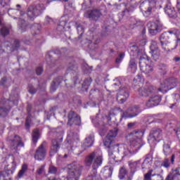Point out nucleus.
Instances as JSON below:
<instances>
[{
	"mask_svg": "<svg viewBox=\"0 0 180 180\" xmlns=\"http://www.w3.org/2000/svg\"><path fill=\"white\" fill-rule=\"evenodd\" d=\"M149 136L150 138L153 139V140H155L156 139H160V137L162 136V130L159 128H155L151 130Z\"/></svg>",
	"mask_w": 180,
	"mask_h": 180,
	"instance_id": "23",
	"label": "nucleus"
},
{
	"mask_svg": "<svg viewBox=\"0 0 180 180\" xmlns=\"http://www.w3.org/2000/svg\"><path fill=\"white\" fill-rule=\"evenodd\" d=\"M174 162H175V155H172L171 158V162L172 164H174Z\"/></svg>",
	"mask_w": 180,
	"mask_h": 180,
	"instance_id": "51",
	"label": "nucleus"
},
{
	"mask_svg": "<svg viewBox=\"0 0 180 180\" xmlns=\"http://www.w3.org/2000/svg\"><path fill=\"white\" fill-rule=\"evenodd\" d=\"M123 58H124V53L120 54L119 57L116 58L115 63H117V64H120L123 60Z\"/></svg>",
	"mask_w": 180,
	"mask_h": 180,
	"instance_id": "39",
	"label": "nucleus"
},
{
	"mask_svg": "<svg viewBox=\"0 0 180 180\" xmlns=\"http://www.w3.org/2000/svg\"><path fill=\"white\" fill-rule=\"evenodd\" d=\"M28 91H29L30 94H34L36 92V90L32 86H29Z\"/></svg>",
	"mask_w": 180,
	"mask_h": 180,
	"instance_id": "48",
	"label": "nucleus"
},
{
	"mask_svg": "<svg viewBox=\"0 0 180 180\" xmlns=\"http://www.w3.org/2000/svg\"><path fill=\"white\" fill-rule=\"evenodd\" d=\"M143 136H144V132L142 131H134L127 136L129 146L132 148V150H130L129 146H127L129 151H132L133 154H136V151L140 150V148L143 146V141H141Z\"/></svg>",
	"mask_w": 180,
	"mask_h": 180,
	"instance_id": "2",
	"label": "nucleus"
},
{
	"mask_svg": "<svg viewBox=\"0 0 180 180\" xmlns=\"http://www.w3.org/2000/svg\"><path fill=\"white\" fill-rule=\"evenodd\" d=\"M129 68H134V70H136L137 68V66H136V60L134 59H131L129 61Z\"/></svg>",
	"mask_w": 180,
	"mask_h": 180,
	"instance_id": "42",
	"label": "nucleus"
},
{
	"mask_svg": "<svg viewBox=\"0 0 180 180\" xmlns=\"http://www.w3.org/2000/svg\"><path fill=\"white\" fill-rule=\"evenodd\" d=\"M148 27L150 34L151 36H155L157 33L161 32L162 25L158 22H150L148 23Z\"/></svg>",
	"mask_w": 180,
	"mask_h": 180,
	"instance_id": "12",
	"label": "nucleus"
},
{
	"mask_svg": "<svg viewBox=\"0 0 180 180\" xmlns=\"http://www.w3.org/2000/svg\"><path fill=\"white\" fill-rule=\"evenodd\" d=\"M141 112V110L139 109V106H134L129 108L127 112H124L123 116L125 119H131L136 117Z\"/></svg>",
	"mask_w": 180,
	"mask_h": 180,
	"instance_id": "16",
	"label": "nucleus"
},
{
	"mask_svg": "<svg viewBox=\"0 0 180 180\" xmlns=\"http://www.w3.org/2000/svg\"><path fill=\"white\" fill-rule=\"evenodd\" d=\"M68 124H70V126H72V124L79 126L81 124V117L75 114L73 111H70L68 114Z\"/></svg>",
	"mask_w": 180,
	"mask_h": 180,
	"instance_id": "15",
	"label": "nucleus"
},
{
	"mask_svg": "<svg viewBox=\"0 0 180 180\" xmlns=\"http://www.w3.org/2000/svg\"><path fill=\"white\" fill-rule=\"evenodd\" d=\"M127 174V170H126V168L122 167L120 169V174H119L120 179H124V178L126 176Z\"/></svg>",
	"mask_w": 180,
	"mask_h": 180,
	"instance_id": "32",
	"label": "nucleus"
},
{
	"mask_svg": "<svg viewBox=\"0 0 180 180\" xmlns=\"http://www.w3.org/2000/svg\"><path fill=\"white\" fill-rule=\"evenodd\" d=\"M48 180H51V179H48ZM52 180H58V179H52Z\"/></svg>",
	"mask_w": 180,
	"mask_h": 180,
	"instance_id": "63",
	"label": "nucleus"
},
{
	"mask_svg": "<svg viewBox=\"0 0 180 180\" xmlns=\"http://www.w3.org/2000/svg\"><path fill=\"white\" fill-rule=\"evenodd\" d=\"M68 29H70V27L67 24V21L60 20L58 26V30H60V32H65Z\"/></svg>",
	"mask_w": 180,
	"mask_h": 180,
	"instance_id": "27",
	"label": "nucleus"
},
{
	"mask_svg": "<svg viewBox=\"0 0 180 180\" xmlns=\"http://www.w3.org/2000/svg\"><path fill=\"white\" fill-rule=\"evenodd\" d=\"M178 41H180V39H177V42H178Z\"/></svg>",
	"mask_w": 180,
	"mask_h": 180,
	"instance_id": "64",
	"label": "nucleus"
},
{
	"mask_svg": "<svg viewBox=\"0 0 180 180\" xmlns=\"http://www.w3.org/2000/svg\"><path fill=\"white\" fill-rule=\"evenodd\" d=\"M153 169L149 170L145 175H144V180H151L152 176H155V174H153Z\"/></svg>",
	"mask_w": 180,
	"mask_h": 180,
	"instance_id": "33",
	"label": "nucleus"
},
{
	"mask_svg": "<svg viewBox=\"0 0 180 180\" xmlns=\"http://www.w3.org/2000/svg\"><path fill=\"white\" fill-rule=\"evenodd\" d=\"M129 166L130 168V174L134 175L136 172L140 168L141 166V163H140V160L136 162H129Z\"/></svg>",
	"mask_w": 180,
	"mask_h": 180,
	"instance_id": "22",
	"label": "nucleus"
},
{
	"mask_svg": "<svg viewBox=\"0 0 180 180\" xmlns=\"http://www.w3.org/2000/svg\"><path fill=\"white\" fill-rule=\"evenodd\" d=\"M46 10V6L43 4L42 3H39L36 4L35 6H30L28 8V11L27 13V15L28 18H37L39 15H41V12L43 11Z\"/></svg>",
	"mask_w": 180,
	"mask_h": 180,
	"instance_id": "6",
	"label": "nucleus"
},
{
	"mask_svg": "<svg viewBox=\"0 0 180 180\" xmlns=\"http://www.w3.org/2000/svg\"><path fill=\"white\" fill-rule=\"evenodd\" d=\"M150 53L152 56V58L157 61V60H160V49L158 48V44L155 41H152L150 46Z\"/></svg>",
	"mask_w": 180,
	"mask_h": 180,
	"instance_id": "14",
	"label": "nucleus"
},
{
	"mask_svg": "<svg viewBox=\"0 0 180 180\" xmlns=\"http://www.w3.org/2000/svg\"><path fill=\"white\" fill-rule=\"evenodd\" d=\"M116 136H117V129L110 130L104 141V146H105V147H109L112 144L113 140L116 139Z\"/></svg>",
	"mask_w": 180,
	"mask_h": 180,
	"instance_id": "19",
	"label": "nucleus"
},
{
	"mask_svg": "<svg viewBox=\"0 0 180 180\" xmlns=\"http://www.w3.org/2000/svg\"><path fill=\"white\" fill-rule=\"evenodd\" d=\"M150 98L146 103V106L148 108H153V106H157L161 102V97L157 94H154V91L150 96Z\"/></svg>",
	"mask_w": 180,
	"mask_h": 180,
	"instance_id": "17",
	"label": "nucleus"
},
{
	"mask_svg": "<svg viewBox=\"0 0 180 180\" xmlns=\"http://www.w3.org/2000/svg\"><path fill=\"white\" fill-rule=\"evenodd\" d=\"M32 29L34 30H40V25H39V24H36V25H34V26H32Z\"/></svg>",
	"mask_w": 180,
	"mask_h": 180,
	"instance_id": "49",
	"label": "nucleus"
},
{
	"mask_svg": "<svg viewBox=\"0 0 180 180\" xmlns=\"http://www.w3.org/2000/svg\"><path fill=\"white\" fill-rule=\"evenodd\" d=\"M168 71V68L165 65L159 66L158 72L160 75H165Z\"/></svg>",
	"mask_w": 180,
	"mask_h": 180,
	"instance_id": "31",
	"label": "nucleus"
},
{
	"mask_svg": "<svg viewBox=\"0 0 180 180\" xmlns=\"http://www.w3.org/2000/svg\"><path fill=\"white\" fill-rule=\"evenodd\" d=\"M2 25V21L0 20V26Z\"/></svg>",
	"mask_w": 180,
	"mask_h": 180,
	"instance_id": "62",
	"label": "nucleus"
},
{
	"mask_svg": "<svg viewBox=\"0 0 180 180\" xmlns=\"http://www.w3.org/2000/svg\"><path fill=\"white\" fill-rule=\"evenodd\" d=\"M134 124H136V123L134 122H131L128 124V127H133V126H134Z\"/></svg>",
	"mask_w": 180,
	"mask_h": 180,
	"instance_id": "55",
	"label": "nucleus"
},
{
	"mask_svg": "<svg viewBox=\"0 0 180 180\" xmlns=\"http://www.w3.org/2000/svg\"><path fill=\"white\" fill-rule=\"evenodd\" d=\"M36 72L37 75H41V72H43V68L38 67L37 68Z\"/></svg>",
	"mask_w": 180,
	"mask_h": 180,
	"instance_id": "45",
	"label": "nucleus"
},
{
	"mask_svg": "<svg viewBox=\"0 0 180 180\" xmlns=\"http://www.w3.org/2000/svg\"><path fill=\"white\" fill-rule=\"evenodd\" d=\"M102 16V13L98 9H94L88 12V17L89 19H93V20H98L99 18Z\"/></svg>",
	"mask_w": 180,
	"mask_h": 180,
	"instance_id": "21",
	"label": "nucleus"
},
{
	"mask_svg": "<svg viewBox=\"0 0 180 180\" xmlns=\"http://www.w3.org/2000/svg\"><path fill=\"white\" fill-rule=\"evenodd\" d=\"M48 172L49 174L55 175V174H57V167L53 165L49 166Z\"/></svg>",
	"mask_w": 180,
	"mask_h": 180,
	"instance_id": "37",
	"label": "nucleus"
},
{
	"mask_svg": "<svg viewBox=\"0 0 180 180\" xmlns=\"http://www.w3.org/2000/svg\"><path fill=\"white\" fill-rule=\"evenodd\" d=\"M147 44V39H143L140 41V46H144Z\"/></svg>",
	"mask_w": 180,
	"mask_h": 180,
	"instance_id": "46",
	"label": "nucleus"
},
{
	"mask_svg": "<svg viewBox=\"0 0 180 180\" xmlns=\"http://www.w3.org/2000/svg\"><path fill=\"white\" fill-rule=\"evenodd\" d=\"M94 145V138L93 136H89L85 139V141L83 144V148L86 150V148H89V147H92Z\"/></svg>",
	"mask_w": 180,
	"mask_h": 180,
	"instance_id": "25",
	"label": "nucleus"
},
{
	"mask_svg": "<svg viewBox=\"0 0 180 180\" xmlns=\"http://www.w3.org/2000/svg\"><path fill=\"white\" fill-rule=\"evenodd\" d=\"M60 85V82L54 80L51 86V92H54L57 89V86Z\"/></svg>",
	"mask_w": 180,
	"mask_h": 180,
	"instance_id": "36",
	"label": "nucleus"
},
{
	"mask_svg": "<svg viewBox=\"0 0 180 180\" xmlns=\"http://www.w3.org/2000/svg\"><path fill=\"white\" fill-rule=\"evenodd\" d=\"M107 147L108 148V155L110 158H112V159L115 158V156H113V153H115V151L116 150L122 151L125 157H131V155L134 154V152L131 150H129V148H127V145H125V144H122L120 147L117 146H110V145Z\"/></svg>",
	"mask_w": 180,
	"mask_h": 180,
	"instance_id": "4",
	"label": "nucleus"
},
{
	"mask_svg": "<svg viewBox=\"0 0 180 180\" xmlns=\"http://www.w3.org/2000/svg\"><path fill=\"white\" fill-rule=\"evenodd\" d=\"M162 167H165V168L169 167V160L165 158L162 162Z\"/></svg>",
	"mask_w": 180,
	"mask_h": 180,
	"instance_id": "44",
	"label": "nucleus"
},
{
	"mask_svg": "<svg viewBox=\"0 0 180 180\" xmlns=\"http://www.w3.org/2000/svg\"><path fill=\"white\" fill-rule=\"evenodd\" d=\"M129 96H130V94H129V90L124 87L120 89L117 95V99L118 102H120V103H124V102L127 101Z\"/></svg>",
	"mask_w": 180,
	"mask_h": 180,
	"instance_id": "18",
	"label": "nucleus"
},
{
	"mask_svg": "<svg viewBox=\"0 0 180 180\" xmlns=\"http://www.w3.org/2000/svg\"><path fill=\"white\" fill-rule=\"evenodd\" d=\"M6 83V77L2 78L1 80L0 81V85H4Z\"/></svg>",
	"mask_w": 180,
	"mask_h": 180,
	"instance_id": "50",
	"label": "nucleus"
},
{
	"mask_svg": "<svg viewBox=\"0 0 180 180\" xmlns=\"http://www.w3.org/2000/svg\"><path fill=\"white\" fill-rule=\"evenodd\" d=\"M13 101H5L0 102V116L2 117H5V116L8 115L9 113V110H11V106L9 105H13Z\"/></svg>",
	"mask_w": 180,
	"mask_h": 180,
	"instance_id": "13",
	"label": "nucleus"
},
{
	"mask_svg": "<svg viewBox=\"0 0 180 180\" xmlns=\"http://www.w3.org/2000/svg\"><path fill=\"white\" fill-rule=\"evenodd\" d=\"M9 141L11 143V150H15V151H18V147H24L25 143L22 142V139L20 136L18 135L11 136L8 138Z\"/></svg>",
	"mask_w": 180,
	"mask_h": 180,
	"instance_id": "11",
	"label": "nucleus"
},
{
	"mask_svg": "<svg viewBox=\"0 0 180 180\" xmlns=\"http://www.w3.org/2000/svg\"><path fill=\"white\" fill-rule=\"evenodd\" d=\"M47 154V149L46 148V143H42L36 150L34 159L37 161H43Z\"/></svg>",
	"mask_w": 180,
	"mask_h": 180,
	"instance_id": "10",
	"label": "nucleus"
},
{
	"mask_svg": "<svg viewBox=\"0 0 180 180\" xmlns=\"http://www.w3.org/2000/svg\"><path fill=\"white\" fill-rule=\"evenodd\" d=\"M0 34H1V36L4 37H5V36H8V34H9V29H8L6 27H3L0 30Z\"/></svg>",
	"mask_w": 180,
	"mask_h": 180,
	"instance_id": "35",
	"label": "nucleus"
},
{
	"mask_svg": "<svg viewBox=\"0 0 180 180\" xmlns=\"http://www.w3.org/2000/svg\"><path fill=\"white\" fill-rule=\"evenodd\" d=\"M153 165V156L148 155L143 162V168H150Z\"/></svg>",
	"mask_w": 180,
	"mask_h": 180,
	"instance_id": "26",
	"label": "nucleus"
},
{
	"mask_svg": "<svg viewBox=\"0 0 180 180\" xmlns=\"http://www.w3.org/2000/svg\"><path fill=\"white\" fill-rule=\"evenodd\" d=\"M17 8H20V5L18 4L17 6Z\"/></svg>",
	"mask_w": 180,
	"mask_h": 180,
	"instance_id": "61",
	"label": "nucleus"
},
{
	"mask_svg": "<svg viewBox=\"0 0 180 180\" xmlns=\"http://www.w3.org/2000/svg\"><path fill=\"white\" fill-rule=\"evenodd\" d=\"M102 162H103V156L101 150H96L86 157L85 165L86 167L92 165L93 168V170L86 177V180H102V178L96 172V169L102 165Z\"/></svg>",
	"mask_w": 180,
	"mask_h": 180,
	"instance_id": "1",
	"label": "nucleus"
},
{
	"mask_svg": "<svg viewBox=\"0 0 180 180\" xmlns=\"http://www.w3.org/2000/svg\"><path fill=\"white\" fill-rule=\"evenodd\" d=\"M167 33H169V37H171V34H176V32L175 31H169Z\"/></svg>",
	"mask_w": 180,
	"mask_h": 180,
	"instance_id": "52",
	"label": "nucleus"
},
{
	"mask_svg": "<svg viewBox=\"0 0 180 180\" xmlns=\"http://www.w3.org/2000/svg\"><path fill=\"white\" fill-rule=\"evenodd\" d=\"M52 146L51 147L50 155H54L60 149V144H58V141L57 139H53L52 141Z\"/></svg>",
	"mask_w": 180,
	"mask_h": 180,
	"instance_id": "24",
	"label": "nucleus"
},
{
	"mask_svg": "<svg viewBox=\"0 0 180 180\" xmlns=\"http://www.w3.org/2000/svg\"><path fill=\"white\" fill-rule=\"evenodd\" d=\"M19 10L18 9H9L8 10V15H13V13H16Z\"/></svg>",
	"mask_w": 180,
	"mask_h": 180,
	"instance_id": "47",
	"label": "nucleus"
},
{
	"mask_svg": "<svg viewBox=\"0 0 180 180\" xmlns=\"http://www.w3.org/2000/svg\"><path fill=\"white\" fill-rule=\"evenodd\" d=\"M129 51L133 53V54H136V53H139V47L136 44H134L129 47Z\"/></svg>",
	"mask_w": 180,
	"mask_h": 180,
	"instance_id": "38",
	"label": "nucleus"
},
{
	"mask_svg": "<svg viewBox=\"0 0 180 180\" xmlns=\"http://www.w3.org/2000/svg\"><path fill=\"white\" fill-rule=\"evenodd\" d=\"M165 13L169 16V18H176V11L174 7H167L165 8Z\"/></svg>",
	"mask_w": 180,
	"mask_h": 180,
	"instance_id": "28",
	"label": "nucleus"
},
{
	"mask_svg": "<svg viewBox=\"0 0 180 180\" xmlns=\"http://www.w3.org/2000/svg\"><path fill=\"white\" fill-rule=\"evenodd\" d=\"M140 8L146 15H151V13H154L155 9H157V1L154 0L145 1L141 4Z\"/></svg>",
	"mask_w": 180,
	"mask_h": 180,
	"instance_id": "8",
	"label": "nucleus"
},
{
	"mask_svg": "<svg viewBox=\"0 0 180 180\" xmlns=\"http://www.w3.org/2000/svg\"><path fill=\"white\" fill-rule=\"evenodd\" d=\"M177 8L180 10V0H177Z\"/></svg>",
	"mask_w": 180,
	"mask_h": 180,
	"instance_id": "57",
	"label": "nucleus"
},
{
	"mask_svg": "<svg viewBox=\"0 0 180 180\" xmlns=\"http://www.w3.org/2000/svg\"><path fill=\"white\" fill-rule=\"evenodd\" d=\"M139 67L141 71L144 72V74H151V72L154 71L153 65H151V62L150 61V59L147 58V56L140 58Z\"/></svg>",
	"mask_w": 180,
	"mask_h": 180,
	"instance_id": "7",
	"label": "nucleus"
},
{
	"mask_svg": "<svg viewBox=\"0 0 180 180\" xmlns=\"http://www.w3.org/2000/svg\"><path fill=\"white\" fill-rule=\"evenodd\" d=\"M15 44L16 48L19 47V41H18V40L15 41Z\"/></svg>",
	"mask_w": 180,
	"mask_h": 180,
	"instance_id": "56",
	"label": "nucleus"
},
{
	"mask_svg": "<svg viewBox=\"0 0 180 180\" xmlns=\"http://www.w3.org/2000/svg\"><path fill=\"white\" fill-rule=\"evenodd\" d=\"M77 33L80 36H82L84 34V27L82 25H77Z\"/></svg>",
	"mask_w": 180,
	"mask_h": 180,
	"instance_id": "41",
	"label": "nucleus"
},
{
	"mask_svg": "<svg viewBox=\"0 0 180 180\" xmlns=\"http://www.w3.org/2000/svg\"><path fill=\"white\" fill-rule=\"evenodd\" d=\"M25 126H26L27 127H29V122L27 121V120H26Z\"/></svg>",
	"mask_w": 180,
	"mask_h": 180,
	"instance_id": "59",
	"label": "nucleus"
},
{
	"mask_svg": "<svg viewBox=\"0 0 180 180\" xmlns=\"http://www.w3.org/2000/svg\"><path fill=\"white\" fill-rule=\"evenodd\" d=\"M82 166L80 165H70L67 175V180H78L81 176Z\"/></svg>",
	"mask_w": 180,
	"mask_h": 180,
	"instance_id": "5",
	"label": "nucleus"
},
{
	"mask_svg": "<svg viewBox=\"0 0 180 180\" xmlns=\"http://www.w3.org/2000/svg\"><path fill=\"white\" fill-rule=\"evenodd\" d=\"M170 175H172L173 178H175V176L179 175V169H173L172 173H170Z\"/></svg>",
	"mask_w": 180,
	"mask_h": 180,
	"instance_id": "43",
	"label": "nucleus"
},
{
	"mask_svg": "<svg viewBox=\"0 0 180 180\" xmlns=\"http://www.w3.org/2000/svg\"><path fill=\"white\" fill-rule=\"evenodd\" d=\"M39 136H40V134H39V129H34L32 134L33 143H37Z\"/></svg>",
	"mask_w": 180,
	"mask_h": 180,
	"instance_id": "29",
	"label": "nucleus"
},
{
	"mask_svg": "<svg viewBox=\"0 0 180 180\" xmlns=\"http://www.w3.org/2000/svg\"><path fill=\"white\" fill-rule=\"evenodd\" d=\"M163 153L165 155L168 156L172 151L171 150V146L168 144H165L163 146Z\"/></svg>",
	"mask_w": 180,
	"mask_h": 180,
	"instance_id": "30",
	"label": "nucleus"
},
{
	"mask_svg": "<svg viewBox=\"0 0 180 180\" xmlns=\"http://www.w3.org/2000/svg\"><path fill=\"white\" fill-rule=\"evenodd\" d=\"M108 171H109V175H108V176H112V172H113V169L110 168Z\"/></svg>",
	"mask_w": 180,
	"mask_h": 180,
	"instance_id": "54",
	"label": "nucleus"
},
{
	"mask_svg": "<svg viewBox=\"0 0 180 180\" xmlns=\"http://www.w3.org/2000/svg\"><path fill=\"white\" fill-rule=\"evenodd\" d=\"M133 175L132 174H131V176H128L127 180H132L133 179Z\"/></svg>",
	"mask_w": 180,
	"mask_h": 180,
	"instance_id": "58",
	"label": "nucleus"
},
{
	"mask_svg": "<svg viewBox=\"0 0 180 180\" xmlns=\"http://www.w3.org/2000/svg\"><path fill=\"white\" fill-rule=\"evenodd\" d=\"M174 61H176V63H178V61H180V57H179V56L174 57Z\"/></svg>",
	"mask_w": 180,
	"mask_h": 180,
	"instance_id": "53",
	"label": "nucleus"
},
{
	"mask_svg": "<svg viewBox=\"0 0 180 180\" xmlns=\"http://www.w3.org/2000/svg\"><path fill=\"white\" fill-rule=\"evenodd\" d=\"M160 41L162 50L166 53L175 50L178 46L176 44L174 46L171 44V37H169V33L168 32H164L160 35Z\"/></svg>",
	"mask_w": 180,
	"mask_h": 180,
	"instance_id": "3",
	"label": "nucleus"
},
{
	"mask_svg": "<svg viewBox=\"0 0 180 180\" xmlns=\"http://www.w3.org/2000/svg\"><path fill=\"white\" fill-rule=\"evenodd\" d=\"M176 84H178V81L174 77L165 79L161 83L160 91L168 92V91H170V89H174V88L176 86Z\"/></svg>",
	"mask_w": 180,
	"mask_h": 180,
	"instance_id": "9",
	"label": "nucleus"
},
{
	"mask_svg": "<svg viewBox=\"0 0 180 180\" xmlns=\"http://www.w3.org/2000/svg\"><path fill=\"white\" fill-rule=\"evenodd\" d=\"M46 167V165H41L37 170V174H38V175H41V174H43V172H45L44 168Z\"/></svg>",
	"mask_w": 180,
	"mask_h": 180,
	"instance_id": "40",
	"label": "nucleus"
},
{
	"mask_svg": "<svg viewBox=\"0 0 180 180\" xmlns=\"http://www.w3.org/2000/svg\"><path fill=\"white\" fill-rule=\"evenodd\" d=\"M62 18H68V15H63Z\"/></svg>",
	"mask_w": 180,
	"mask_h": 180,
	"instance_id": "60",
	"label": "nucleus"
},
{
	"mask_svg": "<svg viewBox=\"0 0 180 180\" xmlns=\"http://www.w3.org/2000/svg\"><path fill=\"white\" fill-rule=\"evenodd\" d=\"M26 171H27V166L26 165H22V169L18 172L19 178H22V176L25 175V172H26Z\"/></svg>",
	"mask_w": 180,
	"mask_h": 180,
	"instance_id": "34",
	"label": "nucleus"
},
{
	"mask_svg": "<svg viewBox=\"0 0 180 180\" xmlns=\"http://www.w3.org/2000/svg\"><path fill=\"white\" fill-rule=\"evenodd\" d=\"M138 92L141 96H151L153 92H154V88L150 86L147 89L144 87H141L139 89Z\"/></svg>",
	"mask_w": 180,
	"mask_h": 180,
	"instance_id": "20",
	"label": "nucleus"
}]
</instances>
